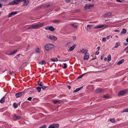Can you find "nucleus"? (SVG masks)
Masks as SVG:
<instances>
[{
	"mask_svg": "<svg viewBox=\"0 0 128 128\" xmlns=\"http://www.w3.org/2000/svg\"><path fill=\"white\" fill-rule=\"evenodd\" d=\"M70 43V42H68V43L66 44V45L68 46V45Z\"/></svg>",
	"mask_w": 128,
	"mask_h": 128,
	"instance_id": "052dcab7",
	"label": "nucleus"
},
{
	"mask_svg": "<svg viewBox=\"0 0 128 128\" xmlns=\"http://www.w3.org/2000/svg\"><path fill=\"white\" fill-rule=\"evenodd\" d=\"M66 1L67 2H69L70 1V0H66Z\"/></svg>",
	"mask_w": 128,
	"mask_h": 128,
	"instance_id": "603ef678",
	"label": "nucleus"
},
{
	"mask_svg": "<svg viewBox=\"0 0 128 128\" xmlns=\"http://www.w3.org/2000/svg\"><path fill=\"white\" fill-rule=\"evenodd\" d=\"M22 1H23L24 2V6H26L29 3V1H27L26 2V0H14L9 3V4L10 5H12L15 4H17L19 2Z\"/></svg>",
	"mask_w": 128,
	"mask_h": 128,
	"instance_id": "f257e3e1",
	"label": "nucleus"
},
{
	"mask_svg": "<svg viewBox=\"0 0 128 128\" xmlns=\"http://www.w3.org/2000/svg\"><path fill=\"white\" fill-rule=\"evenodd\" d=\"M48 38H50L51 40L56 41L57 40V38L55 36H49Z\"/></svg>",
	"mask_w": 128,
	"mask_h": 128,
	"instance_id": "1a4fd4ad",
	"label": "nucleus"
},
{
	"mask_svg": "<svg viewBox=\"0 0 128 128\" xmlns=\"http://www.w3.org/2000/svg\"><path fill=\"white\" fill-rule=\"evenodd\" d=\"M24 94V92H20L16 94L15 96L16 98H18L21 97Z\"/></svg>",
	"mask_w": 128,
	"mask_h": 128,
	"instance_id": "39448f33",
	"label": "nucleus"
},
{
	"mask_svg": "<svg viewBox=\"0 0 128 128\" xmlns=\"http://www.w3.org/2000/svg\"><path fill=\"white\" fill-rule=\"evenodd\" d=\"M59 126V124H53L50 125L48 128H58Z\"/></svg>",
	"mask_w": 128,
	"mask_h": 128,
	"instance_id": "423d86ee",
	"label": "nucleus"
},
{
	"mask_svg": "<svg viewBox=\"0 0 128 128\" xmlns=\"http://www.w3.org/2000/svg\"><path fill=\"white\" fill-rule=\"evenodd\" d=\"M17 52V50H15L14 51L12 52H11L10 54H9L10 55H12L14 54H15Z\"/></svg>",
	"mask_w": 128,
	"mask_h": 128,
	"instance_id": "7c9ffc66",
	"label": "nucleus"
},
{
	"mask_svg": "<svg viewBox=\"0 0 128 128\" xmlns=\"http://www.w3.org/2000/svg\"><path fill=\"white\" fill-rule=\"evenodd\" d=\"M49 30L52 32H53L54 31V28L52 26H50L49 27Z\"/></svg>",
	"mask_w": 128,
	"mask_h": 128,
	"instance_id": "4be33fe9",
	"label": "nucleus"
},
{
	"mask_svg": "<svg viewBox=\"0 0 128 128\" xmlns=\"http://www.w3.org/2000/svg\"><path fill=\"white\" fill-rule=\"evenodd\" d=\"M107 60V58H104V60L105 61H106Z\"/></svg>",
	"mask_w": 128,
	"mask_h": 128,
	"instance_id": "864d4df0",
	"label": "nucleus"
},
{
	"mask_svg": "<svg viewBox=\"0 0 128 128\" xmlns=\"http://www.w3.org/2000/svg\"><path fill=\"white\" fill-rule=\"evenodd\" d=\"M100 47L99 46H98L97 48V49L98 50H99L100 48Z\"/></svg>",
	"mask_w": 128,
	"mask_h": 128,
	"instance_id": "5fc2aeb1",
	"label": "nucleus"
},
{
	"mask_svg": "<svg viewBox=\"0 0 128 128\" xmlns=\"http://www.w3.org/2000/svg\"><path fill=\"white\" fill-rule=\"evenodd\" d=\"M116 36V38H118V36Z\"/></svg>",
	"mask_w": 128,
	"mask_h": 128,
	"instance_id": "0e129e2a",
	"label": "nucleus"
},
{
	"mask_svg": "<svg viewBox=\"0 0 128 128\" xmlns=\"http://www.w3.org/2000/svg\"><path fill=\"white\" fill-rule=\"evenodd\" d=\"M76 44H74L72 46L70 47L69 49V50L70 51H72L74 49L76 48Z\"/></svg>",
	"mask_w": 128,
	"mask_h": 128,
	"instance_id": "4468645a",
	"label": "nucleus"
},
{
	"mask_svg": "<svg viewBox=\"0 0 128 128\" xmlns=\"http://www.w3.org/2000/svg\"><path fill=\"white\" fill-rule=\"evenodd\" d=\"M67 55V54H64V56H65L66 55Z\"/></svg>",
	"mask_w": 128,
	"mask_h": 128,
	"instance_id": "338daca9",
	"label": "nucleus"
},
{
	"mask_svg": "<svg viewBox=\"0 0 128 128\" xmlns=\"http://www.w3.org/2000/svg\"><path fill=\"white\" fill-rule=\"evenodd\" d=\"M107 26L106 24H103L102 25H99L97 26L94 27V28L95 29L98 28L104 27H106Z\"/></svg>",
	"mask_w": 128,
	"mask_h": 128,
	"instance_id": "6e6552de",
	"label": "nucleus"
},
{
	"mask_svg": "<svg viewBox=\"0 0 128 128\" xmlns=\"http://www.w3.org/2000/svg\"><path fill=\"white\" fill-rule=\"evenodd\" d=\"M41 88L40 87L36 88L38 90V92H40L41 91Z\"/></svg>",
	"mask_w": 128,
	"mask_h": 128,
	"instance_id": "c756f323",
	"label": "nucleus"
},
{
	"mask_svg": "<svg viewBox=\"0 0 128 128\" xmlns=\"http://www.w3.org/2000/svg\"><path fill=\"white\" fill-rule=\"evenodd\" d=\"M53 23H59L60 21L59 20H54L52 21Z\"/></svg>",
	"mask_w": 128,
	"mask_h": 128,
	"instance_id": "6ab92c4d",
	"label": "nucleus"
},
{
	"mask_svg": "<svg viewBox=\"0 0 128 128\" xmlns=\"http://www.w3.org/2000/svg\"><path fill=\"white\" fill-rule=\"evenodd\" d=\"M128 44V43H124V46H126Z\"/></svg>",
	"mask_w": 128,
	"mask_h": 128,
	"instance_id": "3c124183",
	"label": "nucleus"
},
{
	"mask_svg": "<svg viewBox=\"0 0 128 128\" xmlns=\"http://www.w3.org/2000/svg\"><path fill=\"white\" fill-rule=\"evenodd\" d=\"M20 55H21V54H18V55H17V56H16L14 57V58H18V57H19V56Z\"/></svg>",
	"mask_w": 128,
	"mask_h": 128,
	"instance_id": "49530a36",
	"label": "nucleus"
},
{
	"mask_svg": "<svg viewBox=\"0 0 128 128\" xmlns=\"http://www.w3.org/2000/svg\"><path fill=\"white\" fill-rule=\"evenodd\" d=\"M126 92V90H122L119 92L118 93V94L119 96L125 94Z\"/></svg>",
	"mask_w": 128,
	"mask_h": 128,
	"instance_id": "f8f14e48",
	"label": "nucleus"
},
{
	"mask_svg": "<svg viewBox=\"0 0 128 128\" xmlns=\"http://www.w3.org/2000/svg\"><path fill=\"white\" fill-rule=\"evenodd\" d=\"M112 14L110 12H108L104 14L102 16L104 17H107L110 16Z\"/></svg>",
	"mask_w": 128,
	"mask_h": 128,
	"instance_id": "9b49d317",
	"label": "nucleus"
},
{
	"mask_svg": "<svg viewBox=\"0 0 128 128\" xmlns=\"http://www.w3.org/2000/svg\"><path fill=\"white\" fill-rule=\"evenodd\" d=\"M49 36H47V38H48V37H49Z\"/></svg>",
	"mask_w": 128,
	"mask_h": 128,
	"instance_id": "69168bd1",
	"label": "nucleus"
},
{
	"mask_svg": "<svg viewBox=\"0 0 128 128\" xmlns=\"http://www.w3.org/2000/svg\"><path fill=\"white\" fill-rule=\"evenodd\" d=\"M93 26L92 24H88L87 27L90 29Z\"/></svg>",
	"mask_w": 128,
	"mask_h": 128,
	"instance_id": "72a5a7b5",
	"label": "nucleus"
},
{
	"mask_svg": "<svg viewBox=\"0 0 128 128\" xmlns=\"http://www.w3.org/2000/svg\"><path fill=\"white\" fill-rule=\"evenodd\" d=\"M127 49H128V48H126L124 49V51H126V50Z\"/></svg>",
	"mask_w": 128,
	"mask_h": 128,
	"instance_id": "13d9d810",
	"label": "nucleus"
},
{
	"mask_svg": "<svg viewBox=\"0 0 128 128\" xmlns=\"http://www.w3.org/2000/svg\"><path fill=\"white\" fill-rule=\"evenodd\" d=\"M38 84L41 87L44 85V83L40 81H38Z\"/></svg>",
	"mask_w": 128,
	"mask_h": 128,
	"instance_id": "412c9836",
	"label": "nucleus"
},
{
	"mask_svg": "<svg viewBox=\"0 0 128 128\" xmlns=\"http://www.w3.org/2000/svg\"><path fill=\"white\" fill-rule=\"evenodd\" d=\"M51 60L52 62H56L58 61V60L57 58H52Z\"/></svg>",
	"mask_w": 128,
	"mask_h": 128,
	"instance_id": "a878e982",
	"label": "nucleus"
},
{
	"mask_svg": "<svg viewBox=\"0 0 128 128\" xmlns=\"http://www.w3.org/2000/svg\"><path fill=\"white\" fill-rule=\"evenodd\" d=\"M86 74V73L84 74L81 75H80L78 78L79 79L80 78H81L84 75Z\"/></svg>",
	"mask_w": 128,
	"mask_h": 128,
	"instance_id": "f704fd0d",
	"label": "nucleus"
},
{
	"mask_svg": "<svg viewBox=\"0 0 128 128\" xmlns=\"http://www.w3.org/2000/svg\"><path fill=\"white\" fill-rule=\"evenodd\" d=\"M57 57H58V58H60V56H58H58H57Z\"/></svg>",
	"mask_w": 128,
	"mask_h": 128,
	"instance_id": "e2e57ef3",
	"label": "nucleus"
},
{
	"mask_svg": "<svg viewBox=\"0 0 128 128\" xmlns=\"http://www.w3.org/2000/svg\"><path fill=\"white\" fill-rule=\"evenodd\" d=\"M111 56L110 55V54L108 56V61L109 62L111 60Z\"/></svg>",
	"mask_w": 128,
	"mask_h": 128,
	"instance_id": "bb28decb",
	"label": "nucleus"
},
{
	"mask_svg": "<svg viewBox=\"0 0 128 128\" xmlns=\"http://www.w3.org/2000/svg\"><path fill=\"white\" fill-rule=\"evenodd\" d=\"M124 112H128V108L124 109L122 112L123 113Z\"/></svg>",
	"mask_w": 128,
	"mask_h": 128,
	"instance_id": "c9c22d12",
	"label": "nucleus"
},
{
	"mask_svg": "<svg viewBox=\"0 0 128 128\" xmlns=\"http://www.w3.org/2000/svg\"><path fill=\"white\" fill-rule=\"evenodd\" d=\"M0 8H2V5L0 3Z\"/></svg>",
	"mask_w": 128,
	"mask_h": 128,
	"instance_id": "4d7b16f0",
	"label": "nucleus"
},
{
	"mask_svg": "<svg viewBox=\"0 0 128 128\" xmlns=\"http://www.w3.org/2000/svg\"><path fill=\"white\" fill-rule=\"evenodd\" d=\"M5 97L4 96L0 100V102L2 103H4L5 101Z\"/></svg>",
	"mask_w": 128,
	"mask_h": 128,
	"instance_id": "f3484780",
	"label": "nucleus"
},
{
	"mask_svg": "<svg viewBox=\"0 0 128 128\" xmlns=\"http://www.w3.org/2000/svg\"><path fill=\"white\" fill-rule=\"evenodd\" d=\"M71 25L72 26L76 28H77L78 27V26L76 24H71Z\"/></svg>",
	"mask_w": 128,
	"mask_h": 128,
	"instance_id": "e433bc0d",
	"label": "nucleus"
},
{
	"mask_svg": "<svg viewBox=\"0 0 128 128\" xmlns=\"http://www.w3.org/2000/svg\"><path fill=\"white\" fill-rule=\"evenodd\" d=\"M108 98V95H106L103 96V98Z\"/></svg>",
	"mask_w": 128,
	"mask_h": 128,
	"instance_id": "58836bf2",
	"label": "nucleus"
},
{
	"mask_svg": "<svg viewBox=\"0 0 128 128\" xmlns=\"http://www.w3.org/2000/svg\"><path fill=\"white\" fill-rule=\"evenodd\" d=\"M46 126L44 125L40 127L39 128H46Z\"/></svg>",
	"mask_w": 128,
	"mask_h": 128,
	"instance_id": "c03bdc74",
	"label": "nucleus"
},
{
	"mask_svg": "<svg viewBox=\"0 0 128 128\" xmlns=\"http://www.w3.org/2000/svg\"><path fill=\"white\" fill-rule=\"evenodd\" d=\"M116 1L118 2H122V1L120 0H116Z\"/></svg>",
	"mask_w": 128,
	"mask_h": 128,
	"instance_id": "de8ad7c7",
	"label": "nucleus"
},
{
	"mask_svg": "<svg viewBox=\"0 0 128 128\" xmlns=\"http://www.w3.org/2000/svg\"><path fill=\"white\" fill-rule=\"evenodd\" d=\"M9 74L10 75H12L14 74V72L12 71V72H11L10 71H9Z\"/></svg>",
	"mask_w": 128,
	"mask_h": 128,
	"instance_id": "79ce46f5",
	"label": "nucleus"
},
{
	"mask_svg": "<svg viewBox=\"0 0 128 128\" xmlns=\"http://www.w3.org/2000/svg\"><path fill=\"white\" fill-rule=\"evenodd\" d=\"M54 47V46L50 44H46L45 46V48L46 51H48L52 49Z\"/></svg>",
	"mask_w": 128,
	"mask_h": 128,
	"instance_id": "f03ea898",
	"label": "nucleus"
},
{
	"mask_svg": "<svg viewBox=\"0 0 128 128\" xmlns=\"http://www.w3.org/2000/svg\"><path fill=\"white\" fill-rule=\"evenodd\" d=\"M114 31L116 32H119V30H114Z\"/></svg>",
	"mask_w": 128,
	"mask_h": 128,
	"instance_id": "8fccbe9b",
	"label": "nucleus"
},
{
	"mask_svg": "<svg viewBox=\"0 0 128 128\" xmlns=\"http://www.w3.org/2000/svg\"><path fill=\"white\" fill-rule=\"evenodd\" d=\"M64 66L62 67V68L64 69H66L67 68V66H66V63L64 64Z\"/></svg>",
	"mask_w": 128,
	"mask_h": 128,
	"instance_id": "473e14b6",
	"label": "nucleus"
},
{
	"mask_svg": "<svg viewBox=\"0 0 128 128\" xmlns=\"http://www.w3.org/2000/svg\"><path fill=\"white\" fill-rule=\"evenodd\" d=\"M103 90L102 88H98L95 91L96 93H98L103 92Z\"/></svg>",
	"mask_w": 128,
	"mask_h": 128,
	"instance_id": "2eb2a0df",
	"label": "nucleus"
},
{
	"mask_svg": "<svg viewBox=\"0 0 128 128\" xmlns=\"http://www.w3.org/2000/svg\"><path fill=\"white\" fill-rule=\"evenodd\" d=\"M101 60H102V56H101Z\"/></svg>",
	"mask_w": 128,
	"mask_h": 128,
	"instance_id": "774afa93",
	"label": "nucleus"
},
{
	"mask_svg": "<svg viewBox=\"0 0 128 128\" xmlns=\"http://www.w3.org/2000/svg\"><path fill=\"white\" fill-rule=\"evenodd\" d=\"M110 121L112 123H114L116 122V120L114 118H110Z\"/></svg>",
	"mask_w": 128,
	"mask_h": 128,
	"instance_id": "2f4dec72",
	"label": "nucleus"
},
{
	"mask_svg": "<svg viewBox=\"0 0 128 128\" xmlns=\"http://www.w3.org/2000/svg\"><path fill=\"white\" fill-rule=\"evenodd\" d=\"M124 61V59H122V60H120V61L118 62V63L117 64L118 65H120L121 64L122 62H123Z\"/></svg>",
	"mask_w": 128,
	"mask_h": 128,
	"instance_id": "b1692460",
	"label": "nucleus"
},
{
	"mask_svg": "<svg viewBox=\"0 0 128 128\" xmlns=\"http://www.w3.org/2000/svg\"><path fill=\"white\" fill-rule=\"evenodd\" d=\"M43 26V24H34L28 27V29L35 28H37L41 27Z\"/></svg>",
	"mask_w": 128,
	"mask_h": 128,
	"instance_id": "7ed1b4c3",
	"label": "nucleus"
},
{
	"mask_svg": "<svg viewBox=\"0 0 128 128\" xmlns=\"http://www.w3.org/2000/svg\"><path fill=\"white\" fill-rule=\"evenodd\" d=\"M126 41L127 42H128V37L126 39Z\"/></svg>",
	"mask_w": 128,
	"mask_h": 128,
	"instance_id": "bf43d9fd",
	"label": "nucleus"
},
{
	"mask_svg": "<svg viewBox=\"0 0 128 128\" xmlns=\"http://www.w3.org/2000/svg\"><path fill=\"white\" fill-rule=\"evenodd\" d=\"M41 63L42 65H43L46 64L45 62L44 61H42L41 62Z\"/></svg>",
	"mask_w": 128,
	"mask_h": 128,
	"instance_id": "a18cd8bd",
	"label": "nucleus"
},
{
	"mask_svg": "<svg viewBox=\"0 0 128 128\" xmlns=\"http://www.w3.org/2000/svg\"><path fill=\"white\" fill-rule=\"evenodd\" d=\"M68 88L69 89H70V88H71V87L70 86H68Z\"/></svg>",
	"mask_w": 128,
	"mask_h": 128,
	"instance_id": "6e6d98bb",
	"label": "nucleus"
},
{
	"mask_svg": "<svg viewBox=\"0 0 128 128\" xmlns=\"http://www.w3.org/2000/svg\"><path fill=\"white\" fill-rule=\"evenodd\" d=\"M102 41L104 42H105L106 41V38H103L102 39Z\"/></svg>",
	"mask_w": 128,
	"mask_h": 128,
	"instance_id": "ea45409f",
	"label": "nucleus"
},
{
	"mask_svg": "<svg viewBox=\"0 0 128 128\" xmlns=\"http://www.w3.org/2000/svg\"><path fill=\"white\" fill-rule=\"evenodd\" d=\"M110 38V36H108L106 38L107 40H108Z\"/></svg>",
	"mask_w": 128,
	"mask_h": 128,
	"instance_id": "09e8293b",
	"label": "nucleus"
},
{
	"mask_svg": "<svg viewBox=\"0 0 128 128\" xmlns=\"http://www.w3.org/2000/svg\"><path fill=\"white\" fill-rule=\"evenodd\" d=\"M84 59L85 60H88L90 56L88 53L87 52L86 53H84Z\"/></svg>",
	"mask_w": 128,
	"mask_h": 128,
	"instance_id": "0eeeda50",
	"label": "nucleus"
},
{
	"mask_svg": "<svg viewBox=\"0 0 128 128\" xmlns=\"http://www.w3.org/2000/svg\"><path fill=\"white\" fill-rule=\"evenodd\" d=\"M50 6V4H48L44 6V8H48Z\"/></svg>",
	"mask_w": 128,
	"mask_h": 128,
	"instance_id": "4c0bfd02",
	"label": "nucleus"
},
{
	"mask_svg": "<svg viewBox=\"0 0 128 128\" xmlns=\"http://www.w3.org/2000/svg\"><path fill=\"white\" fill-rule=\"evenodd\" d=\"M48 87V86H45L42 85V86H41V88L44 90H45L46 88Z\"/></svg>",
	"mask_w": 128,
	"mask_h": 128,
	"instance_id": "cd10ccee",
	"label": "nucleus"
},
{
	"mask_svg": "<svg viewBox=\"0 0 128 128\" xmlns=\"http://www.w3.org/2000/svg\"><path fill=\"white\" fill-rule=\"evenodd\" d=\"M53 102L54 104H56L58 103H60V101L58 100H53Z\"/></svg>",
	"mask_w": 128,
	"mask_h": 128,
	"instance_id": "5701e85b",
	"label": "nucleus"
},
{
	"mask_svg": "<svg viewBox=\"0 0 128 128\" xmlns=\"http://www.w3.org/2000/svg\"><path fill=\"white\" fill-rule=\"evenodd\" d=\"M83 87V86L80 88H76L75 90L74 91V92H76L82 89Z\"/></svg>",
	"mask_w": 128,
	"mask_h": 128,
	"instance_id": "a211bd4d",
	"label": "nucleus"
},
{
	"mask_svg": "<svg viewBox=\"0 0 128 128\" xmlns=\"http://www.w3.org/2000/svg\"><path fill=\"white\" fill-rule=\"evenodd\" d=\"M126 32V30L124 28H123L122 29V30L121 33L122 34H125Z\"/></svg>",
	"mask_w": 128,
	"mask_h": 128,
	"instance_id": "393cba45",
	"label": "nucleus"
},
{
	"mask_svg": "<svg viewBox=\"0 0 128 128\" xmlns=\"http://www.w3.org/2000/svg\"><path fill=\"white\" fill-rule=\"evenodd\" d=\"M35 51L38 53H39L40 52L39 48H38L36 50H35Z\"/></svg>",
	"mask_w": 128,
	"mask_h": 128,
	"instance_id": "a19ab883",
	"label": "nucleus"
},
{
	"mask_svg": "<svg viewBox=\"0 0 128 128\" xmlns=\"http://www.w3.org/2000/svg\"><path fill=\"white\" fill-rule=\"evenodd\" d=\"M18 12H13L10 14L8 16V18H10L12 16L14 15L17 14Z\"/></svg>",
	"mask_w": 128,
	"mask_h": 128,
	"instance_id": "9d476101",
	"label": "nucleus"
},
{
	"mask_svg": "<svg viewBox=\"0 0 128 128\" xmlns=\"http://www.w3.org/2000/svg\"><path fill=\"white\" fill-rule=\"evenodd\" d=\"M20 102H19L18 103V104H17L18 105H18L19 106V105H20Z\"/></svg>",
	"mask_w": 128,
	"mask_h": 128,
	"instance_id": "680f3d73",
	"label": "nucleus"
},
{
	"mask_svg": "<svg viewBox=\"0 0 128 128\" xmlns=\"http://www.w3.org/2000/svg\"><path fill=\"white\" fill-rule=\"evenodd\" d=\"M13 106L15 108H17L18 107V105L15 103L13 104Z\"/></svg>",
	"mask_w": 128,
	"mask_h": 128,
	"instance_id": "c85d7f7f",
	"label": "nucleus"
},
{
	"mask_svg": "<svg viewBox=\"0 0 128 128\" xmlns=\"http://www.w3.org/2000/svg\"><path fill=\"white\" fill-rule=\"evenodd\" d=\"M120 46V42H116L115 44V46L114 47V48H118L119 46Z\"/></svg>",
	"mask_w": 128,
	"mask_h": 128,
	"instance_id": "dca6fc26",
	"label": "nucleus"
},
{
	"mask_svg": "<svg viewBox=\"0 0 128 128\" xmlns=\"http://www.w3.org/2000/svg\"><path fill=\"white\" fill-rule=\"evenodd\" d=\"M32 97H29L28 98L27 100H28L31 101L32 100Z\"/></svg>",
	"mask_w": 128,
	"mask_h": 128,
	"instance_id": "37998d69",
	"label": "nucleus"
},
{
	"mask_svg": "<svg viewBox=\"0 0 128 128\" xmlns=\"http://www.w3.org/2000/svg\"><path fill=\"white\" fill-rule=\"evenodd\" d=\"M94 6V5L90 4H86L84 6V9L86 10L90 9L92 8Z\"/></svg>",
	"mask_w": 128,
	"mask_h": 128,
	"instance_id": "20e7f679",
	"label": "nucleus"
},
{
	"mask_svg": "<svg viewBox=\"0 0 128 128\" xmlns=\"http://www.w3.org/2000/svg\"><path fill=\"white\" fill-rule=\"evenodd\" d=\"M87 52V50L86 49H83L82 50H81L80 52H81L82 54L84 53H86Z\"/></svg>",
	"mask_w": 128,
	"mask_h": 128,
	"instance_id": "aec40b11",
	"label": "nucleus"
},
{
	"mask_svg": "<svg viewBox=\"0 0 128 128\" xmlns=\"http://www.w3.org/2000/svg\"><path fill=\"white\" fill-rule=\"evenodd\" d=\"M20 116L16 115H14L13 116V119L14 120H17L20 118Z\"/></svg>",
	"mask_w": 128,
	"mask_h": 128,
	"instance_id": "ddd939ff",
	"label": "nucleus"
}]
</instances>
